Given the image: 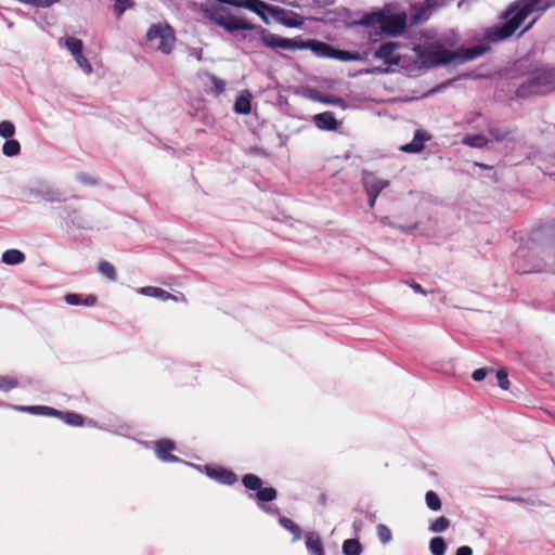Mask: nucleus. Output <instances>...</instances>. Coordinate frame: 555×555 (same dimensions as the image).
I'll return each mask as SVG.
<instances>
[{
    "mask_svg": "<svg viewBox=\"0 0 555 555\" xmlns=\"http://www.w3.org/2000/svg\"><path fill=\"white\" fill-rule=\"evenodd\" d=\"M554 4L555 3L551 0H518L506 12V23L503 26L489 28L485 34V38L489 42L504 40L513 35L529 15L537 13V16L524 29L525 31L535 23L540 15Z\"/></svg>",
    "mask_w": 555,
    "mask_h": 555,
    "instance_id": "nucleus-1",
    "label": "nucleus"
},
{
    "mask_svg": "<svg viewBox=\"0 0 555 555\" xmlns=\"http://www.w3.org/2000/svg\"><path fill=\"white\" fill-rule=\"evenodd\" d=\"M489 50L488 47L479 44L468 49H460L457 51H450L441 44H429L422 48L414 49L418 62L424 67H434L447 64H462L467 61L475 60Z\"/></svg>",
    "mask_w": 555,
    "mask_h": 555,
    "instance_id": "nucleus-2",
    "label": "nucleus"
},
{
    "mask_svg": "<svg viewBox=\"0 0 555 555\" xmlns=\"http://www.w3.org/2000/svg\"><path fill=\"white\" fill-rule=\"evenodd\" d=\"M199 12L217 26L229 33L251 30L254 26L247 21L234 16L229 9L218 3L206 2L199 5Z\"/></svg>",
    "mask_w": 555,
    "mask_h": 555,
    "instance_id": "nucleus-3",
    "label": "nucleus"
},
{
    "mask_svg": "<svg viewBox=\"0 0 555 555\" xmlns=\"http://www.w3.org/2000/svg\"><path fill=\"white\" fill-rule=\"evenodd\" d=\"M555 90V68L541 67L517 90L519 96L544 94Z\"/></svg>",
    "mask_w": 555,
    "mask_h": 555,
    "instance_id": "nucleus-4",
    "label": "nucleus"
},
{
    "mask_svg": "<svg viewBox=\"0 0 555 555\" xmlns=\"http://www.w3.org/2000/svg\"><path fill=\"white\" fill-rule=\"evenodd\" d=\"M146 38L150 42H155V49L164 54L171 53L176 41L175 31L167 23L151 25L146 33Z\"/></svg>",
    "mask_w": 555,
    "mask_h": 555,
    "instance_id": "nucleus-5",
    "label": "nucleus"
},
{
    "mask_svg": "<svg viewBox=\"0 0 555 555\" xmlns=\"http://www.w3.org/2000/svg\"><path fill=\"white\" fill-rule=\"evenodd\" d=\"M13 409L29 412L35 415L57 416L63 420V422L72 426H81L83 424V417L78 413L61 412L46 405H14Z\"/></svg>",
    "mask_w": 555,
    "mask_h": 555,
    "instance_id": "nucleus-6",
    "label": "nucleus"
},
{
    "mask_svg": "<svg viewBox=\"0 0 555 555\" xmlns=\"http://www.w3.org/2000/svg\"><path fill=\"white\" fill-rule=\"evenodd\" d=\"M261 41L268 48H280L283 50H298L304 49V42H297L294 39L282 38L275 34H272L266 29L261 31Z\"/></svg>",
    "mask_w": 555,
    "mask_h": 555,
    "instance_id": "nucleus-7",
    "label": "nucleus"
},
{
    "mask_svg": "<svg viewBox=\"0 0 555 555\" xmlns=\"http://www.w3.org/2000/svg\"><path fill=\"white\" fill-rule=\"evenodd\" d=\"M400 49L401 44L399 42L388 41L374 52V57L384 61L387 65H398L401 59Z\"/></svg>",
    "mask_w": 555,
    "mask_h": 555,
    "instance_id": "nucleus-8",
    "label": "nucleus"
},
{
    "mask_svg": "<svg viewBox=\"0 0 555 555\" xmlns=\"http://www.w3.org/2000/svg\"><path fill=\"white\" fill-rule=\"evenodd\" d=\"M406 26V15L405 13H396L390 14L389 12H384V21L382 26V31L397 36L401 34Z\"/></svg>",
    "mask_w": 555,
    "mask_h": 555,
    "instance_id": "nucleus-9",
    "label": "nucleus"
},
{
    "mask_svg": "<svg viewBox=\"0 0 555 555\" xmlns=\"http://www.w3.org/2000/svg\"><path fill=\"white\" fill-rule=\"evenodd\" d=\"M362 183L366 193L376 194H380V192L389 185L388 180L378 178L375 173L370 171H363Z\"/></svg>",
    "mask_w": 555,
    "mask_h": 555,
    "instance_id": "nucleus-10",
    "label": "nucleus"
},
{
    "mask_svg": "<svg viewBox=\"0 0 555 555\" xmlns=\"http://www.w3.org/2000/svg\"><path fill=\"white\" fill-rule=\"evenodd\" d=\"M206 473L210 478L216 479L217 481L224 485H233L237 480V477L233 472L222 467L212 468L206 466Z\"/></svg>",
    "mask_w": 555,
    "mask_h": 555,
    "instance_id": "nucleus-11",
    "label": "nucleus"
},
{
    "mask_svg": "<svg viewBox=\"0 0 555 555\" xmlns=\"http://www.w3.org/2000/svg\"><path fill=\"white\" fill-rule=\"evenodd\" d=\"M313 122L320 130L333 131L338 127V121L332 112H324L313 116Z\"/></svg>",
    "mask_w": 555,
    "mask_h": 555,
    "instance_id": "nucleus-12",
    "label": "nucleus"
},
{
    "mask_svg": "<svg viewBox=\"0 0 555 555\" xmlns=\"http://www.w3.org/2000/svg\"><path fill=\"white\" fill-rule=\"evenodd\" d=\"M442 0H411V7L416 12L415 18H426V12L435 7L440 5Z\"/></svg>",
    "mask_w": 555,
    "mask_h": 555,
    "instance_id": "nucleus-13",
    "label": "nucleus"
},
{
    "mask_svg": "<svg viewBox=\"0 0 555 555\" xmlns=\"http://www.w3.org/2000/svg\"><path fill=\"white\" fill-rule=\"evenodd\" d=\"M175 444L170 440H159L156 442L155 452L157 456L164 462H177L179 459L169 452L173 450Z\"/></svg>",
    "mask_w": 555,
    "mask_h": 555,
    "instance_id": "nucleus-14",
    "label": "nucleus"
},
{
    "mask_svg": "<svg viewBox=\"0 0 555 555\" xmlns=\"http://www.w3.org/2000/svg\"><path fill=\"white\" fill-rule=\"evenodd\" d=\"M427 140H429V137L425 132L417 130L412 142L401 146V151L405 153H418L424 149V144Z\"/></svg>",
    "mask_w": 555,
    "mask_h": 555,
    "instance_id": "nucleus-15",
    "label": "nucleus"
},
{
    "mask_svg": "<svg viewBox=\"0 0 555 555\" xmlns=\"http://www.w3.org/2000/svg\"><path fill=\"white\" fill-rule=\"evenodd\" d=\"M251 94L249 91H241L234 103V112L241 115H247L251 111Z\"/></svg>",
    "mask_w": 555,
    "mask_h": 555,
    "instance_id": "nucleus-16",
    "label": "nucleus"
},
{
    "mask_svg": "<svg viewBox=\"0 0 555 555\" xmlns=\"http://www.w3.org/2000/svg\"><path fill=\"white\" fill-rule=\"evenodd\" d=\"M384 21V11L366 13L358 22L359 25L378 28L382 30Z\"/></svg>",
    "mask_w": 555,
    "mask_h": 555,
    "instance_id": "nucleus-17",
    "label": "nucleus"
},
{
    "mask_svg": "<svg viewBox=\"0 0 555 555\" xmlns=\"http://www.w3.org/2000/svg\"><path fill=\"white\" fill-rule=\"evenodd\" d=\"M306 546L312 555H324V548L320 535L317 532H308L306 537Z\"/></svg>",
    "mask_w": 555,
    "mask_h": 555,
    "instance_id": "nucleus-18",
    "label": "nucleus"
},
{
    "mask_svg": "<svg viewBox=\"0 0 555 555\" xmlns=\"http://www.w3.org/2000/svg\"><path fill=\"white\" fill-rule=\"evenodd\" d=\"M138 293L149 297H155L163 301H167L170 298H175V295L168 293L167 291L155 287V286H145L138 289Z\"/></svg>",
    "mask_w": 555,
    "mask_h": 555,
    "instance_id": "nucleus-19",
    "label": "nucleus"
},
{
    "mask_svg": "<svg viewBox=\"0 0 555 555\" xmlns=\"http://www.w3.org/2000/svg\"><path fill=\"white\" fill-rule=\"evenodd\" d=\"M305 47L304 48H307V47H310L311 50L318 55V56H324V57H332L333 59V53H334V49L328 46L327 43H324V42H320V41H310L308 43H304Z\"/></svg>",
    "mask_w": 555,
    "mask_h": 555,
    "instance_id": "nucleus-20",
    "label": "nucleus"
},
{
    "mask_svg": "<svg viewBox=\"0 0 555 555\" xmlns=\"http://www.w3.org/2000/svg\"><path fill=\"white\" fill-rule=\"evenodd\" d=\"M1 260L5 264L15 266L25 260V255L18 249H8L2 254Z\"/></svg>",
    "mask_w": 555,
    "mask_h": 555,
    "instance_id": "nucleus-21",
    "label": "nucleus"
},
{
    "mask_svg": "<svg viewBox=\"0 0 555 555\" xmlns=\"http://www.w3.org/2000/svg\"><path fill=\"white\" fill-rule=\"evenodd\" d=\"M279 524L286 530L293 533V541L297 542L301 539V529L298 525H296L292 519L280 516Z\"/></svg>",
    "mask_w": 555,
    "mask_h": 555,
    "instance_id": "nucleus-22",
    "label": "nucleus"
},
{
    "mask_svg": "<svg viewBox=\"0 0 555 555\" xmlns=\"http://www.w3.org/2000/svg\"><path fill=\"white\" fill-rule=\"evenodd\" d=\"M462 142L467 146L481 149L488 144L489 140L483 134H467L463 138Z\"/></svg>",
    "mask_w": 555,
    "mask_h": 555,
    "instance_id": "nucleus-23",
    "label": "nucleus"
},
{
    "mask_svg": "<svg viewBox=\"0 0 555 555\" xmlns=\"http://www.w3.org/2000/svg\"><path fill=\"white\" fill-rule=\"evenodd\" d=\"M245 7L257 13L264 21H267L266 12L270 11V7L260 0H246Z\"/></svg>",
    "mask_w": 555,
    "mask_h": 555,
    "instance_id": "nucleus-24",
    "label": "nucleus"
},
{
    "mask_svg": "<svg viewBox=\"0 0 555 555\" xmlns=\"http://www.w3.org/2000/svg\"><path fill=\"white\" fill-rule=\"evenodd\" d=\"M21 152V144L17 140L9 139L4 142L2 146V153L8 157H13L18 155Z\"/></svg>",
    "mask_w": 555,
    "mask_h": 555,
    "instance_id": "nucleus-25",
    "label": "nucleus"
},
{
    "mask_svg": "<svg viewBox=\"0 0 555 555\" xmlns=\"http://www.w3.org/2000/svg\"><path fill=\"white\" fill-rule=\"evenodd\" d=\"M362 547L358 540L348 539L343 543V553L345 555H360Z\"/></svg>",
    "mask_w": 555,
    "mask_h": 555,
    "instance_id": "nucleus-26",
    "label": "nucleus"
},
{
    "mask_svg": "<svg viewBox=\"0 0 555 555\" xmlns=\"http://www.w3.org/2000/svg\"><path fill=\"white\" fill-rule=\"evenodd\" d=\"M39 193L40 196L48 202H59L62 199V193L53 186H44Z\"/></svg>",
    "mask_w": 555,
    "mask_h": 555,
    "instance_id": "nucleus-27",
    "label": "nucleus"
},
{
    "mask_svg": "<svg viewBox=\"0 0 555 555\" xmlns=\"http://www.w3.org/2000/svg\"><path fill=\"white\" fill-rule=\"evenodd\" d=\"M446 548L447 545L443 538L435 537L430 540L429 550L433 555H444Z\"/></svg>",
    "mask_w": 555,
    "mask_h": 555,
    "instance_id": "nucleus-28",
    "label": "nucleus"
},
{
    "mask_svg": "<svg viewBox=\"0 0 555 555\" xmlns=\"http://www.w3.org/2000/svg\"><path fill=\"white\" fill-rule=\"evenodd\" d=\"M243 485L249 490L258 491L262 486V480L260 477L254 474H247L242 479Z\"/></svg>",
    "mask_w": 555,
    "mask_h": 555,
    "instance_id": "nucleus-29",
    "label": "nucleus"
},
{
    "mask_svg": "<svg viewBox=\"0 0 555 555\" xmlns=\"http://www.w3.org/2000/svg\"><path fill=\"white\" fill-rule=\"evenodd\" d=\"M276 490L272 487H268V488H262V486L259 488V490L257 491V499L260 501V502H271L273 500L276 499Z\"/></svg>",
    "mask_w": 555,
    "mask_h": 555,
    "instance_id": "nucleus-30",
    "label": "nucleus"
},
{
    "mask_svg": "<svg viewBox=\"0 0 555 555\" xmlns=\"http://www.w3.org/2000/svg\"><path fill=\"white\" fill-rule=\"evenodd\" d=\"M98 270H99V272L102 275L106 276L108 280H111V281H115L116 280L115 268L108 261H105V260L101 261L99 263Z\"/></svg>",
    "mask_w": 555,
    "mask_h": 555,
    "instance_id": "nucleus-31",
    "label": "nucleus"
},
{
    "mask_svg": "<svg viewBox=\"0 0 555 555\" xmlns=\"http://www.w3.org/2000/svg\"><path fill=\"white\" fill-rule=\"evenodd\" d=\"M489 132L493 135L496 141L509 140L512 132L508 129L500 128L496 126L489 127Z\"/></svg>",
    "mask_w": 555,
    "mask_h": 555,
    "instance_id": "nucleus-32",
    "label": "nucleus"
},
{
    "mask_svg": "<svg viewBox=\"0 0 555 555\" xmlns=\"http://www.w3.org/2000/svg\"><path fill=\"white\" fill-rule=\"evenodd\" d=\"M449 526L450 520L444 516H440L430 524L429 530L433 532H443L449 528Z\"/></svg>",
    "mask_w": 555,
    "mask_h": 555,
    "instance_id": "nucleus-33",
    "label": "nucleus"
},
{
    "mask_svg": "<svg viewBox=\"0 0 555 555\" xmlns=\"http://www.w3.org/2000/svg\"><path fill=\"white\" fill-rule=\"evenodd\" d=\"M426 504L431 511H439L441 508V501L436 492L428 491L425 495Z\"/></svg>",
    "mask_w": 555,
    "mask_h": 555,
    "instance_id": "nucleus-34",
    "label": "nucleus"
},
{
    "mask_svg": "<svg viewBox=\"0 0 555 555\" xmlns=\"http://www.w3.org/2000/svg\"><path fill=\"white\" fill-rule=\"evenodd\" d=\"M501 500L508 501V502H515L519 504H527V505H544L542 502H537L529 498H521V496H511V495H501Z\"/></svg>",
    "mask_w": 555,
    "mask_h": 555,
    "instance_id": "nucleus-35",
    "label": "nucleus"
},
{
    "mask_svg": "<svg viewBox=\"0 0 555 555\" xmlns=\"http://www.w3.org/2000/svg\"><path fill=\"white\" fill-rule=\"evenodd\" d=\"M377 537L383 544H387L392 539L391 530L383 524H379L376 528Z\"/></svg>",
    "mask_w": 555,
    "mask_h": 555,
    "instance_id": "nucleus-36",
    "label": "nucleus"
},
{
    "mask_svg": "<svg viewBox=\"0 0 555 555\" xmlns=\"http://www.w3.org/2000/svg\"><path fill=\"white\" fill-rule=\"evenodd\" d=\"M134 5L132 0H115L114 12L117 17H120L126 10L131 9Z\"/></svg>",
    "mask_w": 555,
    "mask_h": 555,
    "instance_id": "nucleus-37",
    "label": "nucleus"
},
{
    "mask_svg": "<svg viewBox=\"0 0 555 555\" xmlns=\"http://www.w3.org/2000/svg\"><path fill=\"white\" fill-rule=\"evenodd\" d=\"M15 133L14 125L9 120H3L0 122V137L9 140Z\"/></svg>",
    "mask_w": 555,
    "mask_h": 555,
    "instance_id": "nucleus-38",
    "label": "nucleus"
},
{
    "mask_svg": "<svg viewBox=\"0 0 555 555\" xmlns=\"http://www.w3.org/2000/svg\"><path fill=\"white\" fill-rule=\"evenodd\" d=\"M333 59H337L340 61H358L360 60V55L358 53H351L348 51H341V50H334V53L332 54Z\"/></svg>",
    "mask_w": 555,
    "mask_h": 555,
    "instance_id": "nucleus-39",
    "label": "nucleus"
},
{
    "mask_svg": "<svg viewBox=\"0 0 555 555\" xmlns=\"http://www.w3.org/2000/svg\"><path fill=\"white\" fill-rule=\"evenodd\" d=\"M318 100L324 104L339 106L341 108H346V103L341 98L333 96V95H321Z\"/></svg>",
    "mask_w": 555,
    "mask_h": 555,
    "instance_id": "nucleus-40",
    "label": "nucleus"
},
{
    "mask_svg": "<svg viewBox=\"0 0 555 555\" xmlns=\"http://www.w3.org/2000/svg\"><path fill=\"white\" fill-rule=\"evenodd\" d=\"M65 46L70 53L74 51L79 52V49H83L82 41L75 37L65 38Z\"/></svg>",
    "mask_w": 555,
    "mask_h": 555,
    "instance_id": "nucleus-41",
    "label": "nucleus"
},
{
    "mask_svg": "<svg viewBox=\"0 0 555 555\" xmlns=\"http://www.w3.org/2000/svg\"><path fill=\"white\" fill-rule=\"evenodd\" d=\"M209 80L215 89V93L217 95L221 94L222 92H224L225 90V87H227V83L224 80L218 78L217 76L215 75H209Z\"/></svg>",
    "mask_w": 555,
    "mask_h": 555,
    "instance_id": "nucleus-42",
    "label": "nucleus"
},
{
    "mask_svg": "<svg viewBox=\"0 0 555 555\" xmlns=\"http://www.w3.org/2000/svg\"><path fill=\"white\" fill-rule=\"evenodd\" d=\"M17 386V382L14 378L0 376V390L9 391Z\"/></svg>",
    "mask_w": 555,
    "mask_h": 555,
    "instance_id": "nucleus-43",
    "label": "nucleus"
},
{
    "mask_svg": "<svg viewBox=\"0 0 555 555\" xmlns=\"http://www.w3.org/2000/svg\"><path fill=\"white\" fill-rule=\"evenodd\" d=\"M22 3L30 4L34 7L48 8L59 2V0H18Z\"/></svg>",
    "mask_w": 555,
    "mask_h": 555,
    "instance_id": "nucleus-44",
    "label": "nucleus"
},
{
    "mask_svg": "<svg viewBox=\"0 0 555 555\" xmlns=\"http://www.w3.org/2000/svg\"><path fill=\"white\" fill-rule=\"evenodd\" d=\"M496 379H498L499 386L502 389L507 390L509 388V380L507 377V373L505 371H503V370L498 371Z\"/></svg>",
    "mask_w": 555,
    "mask_h": 555,
    "instance_id": "nucleus-45",
    "label": "nucleus"
},
{
    "mask_svg": "<svg viewBox=\"0 0 555 555\" xmlns=\"http://www.w3.org/2000/svg\"><path fill=\"white\" fill-rule=\"evenodd\" d=\"M75 179L77 182L85 184V185H93L95 184V180L86 172H77L75 176Z\"/></svg>",
    "mask_w": 555,
    "mask_h": 555,
    "instance_id": "nucleus-46",
    "label": "nucleus"
},
{
    "mask_svg": "<svg viewBox=\"0 0 555 555\" xmlns=\"http://www.w3.org/2000/svg\"><path fill=\"white\" fill-rule=\"evenodd\" d=\"M76 63H77L78 67L81 68L87 74H91L92 73V66H91V64L89 63V61L87 60V57L85 55L78 57L76 60Z\"/></svg>",
    "mask_w": 555,
    "mask_h": 555,
    "instance_id": "nucleus-47",
    "label": "nucleus"
},
{
    "mask_svg": "<svg viewBox=\"0 0 555 555\" xmlns=\"http://www.w3.org/2000/svg\"><path fill=\"white\" fill-rule=\"evenodd\" d=\"M65 301L70 306L82 305V297L78 294H68L65 296Z\"/></svg>",
    "mask_w": 555,
    "mask_h": 555,
    "instance_id": "nucleus-48",
    "label": "nucleus"
},
{
    "mask_svg": "<svg viewBox=\"0 0 555 555\" xmlns=\"http://www.w3.org/2000/svg\"><path fill=\"white\" fill-rule=\"evenodd\" d=\"M488 372H491V370H488V369H477L473 372V379L476 380V382H481L485 379V377L487 376Z\"/></svg>",
    "mask_w": 555,
    "mask_h": 555,
    "instance_id": "nucleus-49",
    "label": "nucleus"
},
{
    "mask_svg": "<svg viewBox=\"0 0 555 555\" xmlns=\"http://www.w3.org/2000/svg\"><path fill=\"white\" fill-rule=\"evenodd\" d=\"M455 555H473V550L469 546H461L456 550Z\"/></svg>",
    "mask_w": 555,
    "mask_h": 555,
    "instance_id": "nucleus-50",
    "label": "nucleus"
},
{
    "mask_svg": "<svg viewBox=\"0 0 555 555\" xmlns=\"http://www.w3.org/2000/svg\"><path fill=\"white\" fill-rule=\"evenodd\" d=\"M190 56L196 59L197 61L203 60V50L202 49H192L190 51Z\"/></svg>",
    "mask_w": 555,
    "mask_h": 555,
    "instance_id": "nucleus-51",
    "label": "nucleus"
},
{
    "mask_svg": "<svg viewBox=\"0 0 555 555\" xmlns=\"http://www.w3.org/2000/svg\"><path fill=\"white\" fill-rule=\"evenodd\" d=\"M96 302V297L93 295H88L85 299H82V305L85 306H93Z\"/></svg>",
    "mask_w": 555,
    "mask_h": 555,
    "instance_id": "nucleus-52",
    "label": "nucleus"
},
{
    "mask_svg": "<svg viewBox=\"0 0 555 555\" xmlns=\"http://www.w3.org/2000/svg\"><path fill=\"white\" fill-rule=\"evenodd\" d=\"M369 197V206L373 208L375 206L376 199L379 194L376 193H366Z\"/></svg>",
    "mask_w": 555,
    "mask_h": 555,
    "instance_id": "nucleus-53",
    "label": "nucleus"
},
{
    "mask_svg": "<svg viewBox=\"0 0 555 555\" xmlns=\"http://www.w3.org/2000/svg\"><path fill=\"white\" fill-rule=\"evenodd\" d=\"M410 286L416 293H421L423 295L427 294V292L425 289H423V287L418 283L413 282V283L410 284Z\"/></svg>",
    "mask_w": 555,
    "mask_h": 555,
    "instance_id": "nucleus-54",
    "label": "nucleus"
},
{
    "mask_svg": "<svg viewBox=\"0 0 555 555\" xmlns=\"http://www.w3.org/2000/svg\"><path fill=\"white\" fill-rule=\"evenodd\" d=\"M260 508L266 512V513H269V514H278L279 513V509L278 508H273L271 506H267V505H263L261 504L260 505Z\"/></svg>",
    "mask_w": 555,
    "mask_h": 555,
    "instance_id": "nucleus-55",
    "label": "nucleus"
},
{
    "mask_svg": "<svg viewBox=\"0 0 555 555\" xmlns=\"http://www.w3.org/2000/svg\"><path fill=\"white\" fill-rule=\"evenodd\" d=\"M70 54L74 56V59H75V61H76L78 57H80V56H82V55H83V54H82V49H79V52L74 51V52H72Z\"/></svg>",
    "mask_w": 555,
    "mask_h": 555,
    "instance_id": "nucleus-56",
    "label": "nucleus"
},
{
    "mask_svg": "<svg viewBox=\"0 0 555 555\" xmlns=\"http://www.w3.org/2000/svg\"><path fill=\"white\" fill-rule=\"evenodd\" d=\"M221 3H228V4H236L237 0H219Z\"/></svg>",
    "mask_w": 555,
    "mask_h": 555,
    "instance_id": "nucleus-57",
    "label": "nucleus"
},
{
    "mask_svg": "<svg viewBox=\"0 0 555 555\" xmlns=\"http://www.w3.org/2000/svg\"><path fill=\"white\" fill-rule=\"evenodd\" d=\"M382 222L384 224H388L389 223V219L387 217H385V218L382 219Z\"/></svg>",
    "mask_w": 555,
    "mask_h": 555,
    "instance_id": "nucleus-58",
    "label": "nucleus"
},
{
    "mask_svg": "<svg viewBox=\"0 0 555 555\" xmlns=\"http://www.w3.org/2000/svg\"><path fill=\"white\" fill-rule=\"evenodd\" d=\"M169 300L178 301V297H177V296H175V298H170Z\"/></svg>",
    "mask_w": 555,
    "mask_h": 555,
    "instance_id": "nucleus-59",
    "label": "nucleus"
}]
</instances>
